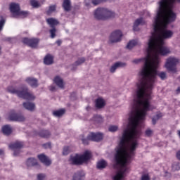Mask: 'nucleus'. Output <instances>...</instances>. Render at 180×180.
<instances>
[{
  "instance_id": "1",
  "label": "nucleus",
  "mask_w": 180,
  "mask_h": 180,
  "mask_svg": "<svg viewBox=\"0 0 180 180\" xmlns=\"http://www.w3.org/2000/svg\"><path fill=\"white\" fill-rule=\"evenodd\" d=\"M147 58H148V48H147L146 58L132 60L134 64H139L143 60L145 61L144 65L139 72V81L136 84L137 89L134 96L132 109L129 117V129L135 130H141L140 123L146 119L147 112L155 109V106L151 105L150 101H151L154 82H155V78H157V68H158V64H160V56H158V63L155 62L152 68L150 67V65H148L145 70Z\"/></svg>"
},
{
  "instance_id": "2",
  "label": "nucleus",
  "mask_w": 180,
  "mask_h": 180,
  "mask_svg": "<svg viewBox=\"0 0 180 180\" xmlns=\"http://www.w3.org/2000/svg\"><path fill=\"white\" fill-rule=\"evenodd\" d=\"M176 13L172 11L167 13L158 8L157 15L153 22V32L148 42V58L146 59L145 70L147 67L153 68L155 63H158V56H167L171 51L164 44L165 39H171L174 32L167 27L169 23L175 22Z\"/></svg>"
},
{
  "instance_id": "3",
  "label": "nucleus",
  "mask_w": 180,
  "mask_h": 180,
  "mask_svg": "<svg viewBox=\"0 0 180 180\" xmlns=\"http://www.w3.org/2000/svg\"><path fill=\"white\" fill-rule=\"evenodd\" d=\"M141 136V129H134L133 128L126 129L123 131L120 143L117 148L115 155V168H118V171L114 176V180H124L126 172L129 171L127 164L134 155V152L139 142L137 140Z\"/></svg>"
},
{
  "instance_id": "4",
  "label": "nucleus",
  "mask_w": 180,
  "mask_h": 180,
  "mask_svg": "<svg viewBox=\"0 0 180 180\" xmlns=\"http://www.w3.org/2000/svg\"><path fill=\"white\" fill-rule=\"evenodd\" d=\"M7 91L10 94L17 95L18 98H22V99H26L27 101H34V99H36L34 95L29 92V89H27L26 86H22L19 88L9 86L7 88Z\"/></svg>"
},
{
  "instance_id": "5",
  "label": "nucleus",
  "mask_w": 180,
  "mask_h": 180,
  "mask_svg": "<svg viewBox=\"0 0 180 180\" xmlns=\"http://www.w3.org/2000/svg\"><path fill=\"white\" fill-rule=\"evenodd\" d=\"M91 158L92 153L89 150H86L82 155H70V162L72 165H82V164L88 162Z\"/></svg>"
},
{
  "instance_id": "6",
  "label": "nucleus",
  "mask_w": 180,
  "mask_h": 180,
  "mask_svg": "<svg viewBox=\"0 0 180 180\" xmlns=\"http://www.w3.org/2000/svg\"><path fill=\"white\" fill-rule=\"evenodd\" d=\"M176 1L180 4V0H161L159 2L158 9H160V11H163L167 13L169 12H174L172 8H174V4Z\"/></svg>"
},
{
  "instance_id": "7",
  "label": "nucleus",
  "mask_w": 180,
  "mask_h": 180,
  "mask_svg": "<svg viewBox=\"0 0 180 180\" xmlns=\"http://www.w3.org/2000/svg\"><path fill=\"white\" fill-rule=\"evenodd\" d=\"M179 63V60L174 57H169L166 60L165 64V68L170 72H176V65Z\"/></svg>"
},
{
  "instance_id": "8",
  "label": "nucleus",
  "mask_w": 180,
  "mask_h": 180,
  "mask_svg": "<svg viewBox=\"0 0 180 180\" xmlns=\"http://www.w3.org/2000/svg\"><path fill=\"white\" fill-rule=\"evenodd\" d=\"M122 36H123L122 31L120 30L114 31L110 36V43H119V41L122 40Z\"/></svg>"
},
{
  "instance_id": "9",
  "label": "nucleus",
  "mask_w": 180,
  "mask_h": 180,
  "mask_svg": "<svg viewBox=\"0 0 180 180\" xmlns=\"http://www.w3.org/2000/svg\"><path fill=\"white\" fill-rule=\"evenodd\" d=\"M23 147V143L22 142H15L9 145V148L14 151L13 155L16 157L19 155V153L20 152V148Z\"/></svg>"
},
{
  "instance_id": "10",
  "label": "nucleus",
  "mask_w": 180,
  "mask_h": 180,
  "mask_svg": "<svg viewBox=\"0 0 180 180\" xmlns=\"http://www.w3.org/2000/svg\"><path fill=\"white\" fill-rule=\"evenodd\" d=\"M22 43H24V44H27V46L32 47V49H34L37 47V44H39V39L24 38L22 39Z\"/></svg>"
},
{
  "instance_id": "11",
  "label": "nucleus",
  "mask_w": 180,
  "mask_h": 180,
  "mask_svg": "<svg viewBox=\"0 0 180 180\" xmlns=\"http://www.w3.org/2000/svg\"><path fill=\"white\" fill-rule=\"evenodd\" d=\"M8 117L13 122H25L26 120L25 116L20 113H11Z\"/></svg>"
},
{
  "instance_id": "12",
  "label": "nucleus",
  "mask_w": 180,
  "mask_h": 180,
  "mask_svg": "<svg viewBox=\"0 0 180 180\" xmlns=\"http://www.w3.org/2000/svg\"><path fill=\"white\" fill-rule=\"evenodd\" d=\"M88 139L89 140H91V141H101V140H102L103 139V135L102 134V133H99V132H91L89 135H88Z\"/></svg>"
},
{
  "instance_id": "13",
  "label": "nucleus",
  "mask_w": 180,
  "mask_h": 180,
  "mask_svg": "<svg viewBox=\"0 0 180 180\" xmlns=\"http://www.w3.org/2000/svg\"><path fill=\"white\" fill-rule=\"evenodd\" d=\"M127 66V63L124 62H117L114 63L111 68H110V72L113 74V72H116V70L118 68H124V67Z\"/></svg>"
},
{
  "instance_id": "14",
  "label": "nucleus",
  "mask_w": 180,
  "mask_h": 180,
  "mask_svg": "<svg viewBox=\"0 0 180 180\" xmlns=\"http://www.w3.org/2000/svg\"><path fill=\"white\" fill-rule=\"evenodd\" d=\"M10 11L13 14V18H16L18 13H19V11H20V6L19 4L13 3L10 5Z\"/></svg>"
},
{
  "instance_id": "15",
  "label": "nucleus",
  "mask_w": 180,
  "mask_h": 180,
  "mask_svg": "<svg viewBox=\"0 0 180 180\" xmlns=\"http://www.w3.org/2000/svg\"><path fill=\"white\" fill-rule=\"evenodd\" d=\"M104 8H98L94 11V18L98 20H103L104 19Z\"/></svg>"
},
{
  "instance_id": "16",
  "label": "nucleus",
  "mask_w": 180,
  "mask_h": 180,
  "mask_svg": "<svg viewBox=\"0 0 180 180\" xmlns=\"http://www.w3.org/2000/svg\"><path fill=\"white\" fill-rule=\"evenodd\" d=\"M44 63L45 65H51L54 64V56L50 53L46 55L44 58Z\"/></svg>"
},
{
  "instance_id": "17",
  "label": "nucleus",
  "mask_w": 180,
  "mask_h": 180,
  "mask_svg": "<svg viewBox=\"0 0 180 180\" xmlns=\"http://www.w3.org/2000/svg\"><path fill=\"white\" fill-rule=\"evenodd\" d=\"M115 16H116V13H115V12L104 8L103 20H108V19H112V18H115Z\"/></svg>"
},
{
  "instance_id": "18",
  "label": "nucleus",
  "mask_w": 180,
  "mask_h": 180,
  "mask_svg": "<svg viewBox=\"0 0 180 180\" xmlns=\"http://www.w3.org/2000/svg\"><path fill=\"white\" fill-rule=\"evenodd\" d=\"M38 158L42 164H44V165H46L47 167L51 165V160H50L44 154L38 155Z\"/></svg>"
},
{
  "instance_id": "19",
  "label": "nucleus",
  "mask_w": 180,
  "mask_h": 180,
  "mask_svg": "<svg viewBox=\"0 0 180 180\" xmlns=\"http://www.w3.org/2000/svg\"><path fill=\"white\" fill-rule=\"evenodd\" d=\"M85 173L83 171L76 172L72 178V180H84Z\"/></svg>"
},
{
  "instance_id": "20",
  "label": "nucleus",
  "mask_w": 180,
  "mask_h": 180,
  "mask_svg": "<svg viewBox=\"0 0 180 180\" xmlns=\"http://www.w3.org/2000/svg\"><path fill=\"white\" fill-rule=\"evenodd\" d=\"M144 23L146 22H144V20L143 19V18L136 19L134 23V27H133L134 32L139 31V26H140V25H144Z\"/></svg>"
},
{
  "instance_id": "21",
  "label": "nucleus",
  "mask_w": 180,
  "mask_h": 180,
  "mask_svg": "<svg viewBox=\"0 0 180 180\" xmlns=\"http://www.w3.org/2000/svg\"><path fill=\"white\" fill-rule=\"evenodd\" d=\"M22 106H24L25 109H27V110H30V112H33L36 108L34 103L31 102L23 103Z\"/></svg>"
},
{
  "instance_id": "22",
  "label": "nucleus",
  "mask_w": 180,
  "mask_h": 180,
  "mask_svg": "<svg viewBox=\"0 0 180 180\" xmlns=\"http://www.w3.org/2000/svg\"><path fill=\"white\" fill-rule=\"evenodd\" d=\"M26 82H27V84H29V85H30V86H32V88H37V79H34L33 77H27L26 79Z\"/></svg>"
},
{
  "instance_id": "23",
  "label": "nucleus",
  "mask_w": 180,
  "mask_h": 180,
  "mask_svg": "<svg viewBox=\"0 0 180 180\" xmlns=\"http://www.w3.org/2000/svg\"><path fill=\"white\" fill-rule=\"evenodd\" d=\"M2 133L5 136H10V134H12V127L11 125H4L2 127Z\"/></svg>"
},
{
  "instance_id": "24",
  "label": "nucleus",
  "mask_w": 180,
  "mask_h": 180,
  "mask_svg": "<svg viewBox=\"0 0 180 180\" xmlns=\"http://www.w3.org/2000/svg\"><path fill=\"white\" fill-rule=\"evenodd\" d=\"M105 100L102 98H98L96 100V108L97 109H102V108H104L105 106Z\"/></svg>"
},
{
  "instance_id": "25",
  "label": "nucleus",
  "mask_w": 180,
  "mask_h": 180,
  "mask_svg": "<svg viewBox=\"0 0 180 180\" xmlns=\"http://www.w3.org/2000/svg\"><path fill=\"white\" fill-rule=\"evenodd\" d=\"M63 8L66 12L71 11V0H64L63 3Z\"/></svg>"
},
{
  "instance_id": "26",
  "label": "nucleus",
  "mask_w": 180,
  "mask_h": 180,
  "mask_svg": "<svg viewBox=\"0 0 180 180\" xmlns=\"http://www.w3.org/2000/svg\"><path fill=\"white\" fill-rule=\"evenodd\" d=\"M46 22L48 25H49L50 27H52V28L55 27L58 24V20L53 18L46 19Z\"/></svg>"
},
{
  "instance_id": "27",
  "label": "nucleus",
  "mask_w": 180,
  "mask_h": 180,
  "mask_svg": "<svg viewBox=\"0 0 180 180\" xmlns=\"http://www.w3.org/2000/svg\"><path fill=\"white\" fill-rule=\"evenodd\" d=\"M55 84L59 87V88H64V81L61 79V77L57 76L54 79Z\"/></svg>"
},
{
  "instance_id": "28",
  "label": "nucleus",
  "mask_w": 180,
  "mask_h": 180,
  "mask_svg": "<svg viewBox=\"0 0 180 180\" xmlns=\"http://www.w3.org/2000/svg\"><path fill=\"white\" fill-rule=\"evenodd\" d=\"M26 165L27 167H34V165H37V160L33 158H28L26 162Z\"/></svg>"
},
{
  "instance_id": "29",
  "label": "nucleus",
  "mask_w": 180,
  "mask_h": 180,
  "mask_svg": "<svg viewBox=\"0 0 180 180\" xmlns=\"http://www.w3.org/2000/svg\"><path fill=\"white\" fill-rule=\"evenodd\" d=\"M28 15H30L29 11L20 10L15 18H21L22 19H24V18H27Z\"/></svg>"
},
{
  "instance_id": "30",
  "label": "nucleus",
  "mask_w": 180,
  "mask_h": 180,
  "mask_svg": "<svg viewBox=\"0 0 180 180\" xmlns=\"http://www.w3.org/2000/svg\"><path fill=\"white\" fill-rule=\"evenodd\" d=\"M39 135L40 137H43L44 139H48L50 136H51V133L49 132V130H41Z\"/></svg>"
},
{
  "instance_id": "31",
  "label": "nucleus",
  "mask_w": 180,
  "mask_h": 180,
  "mask_svg": "<svg viewBox=\"0 0 180 180\" xmlns=\"http://www.w3.org/2000/svg\"><path fill=\"white\" fill-rule=\"evenodd\" d=\"M65 113V109H60V110H58L53 112V115L56 117H61V116H63V115H64Z\"/></svg>"
},
{
  "instance_id": "32",
  "label": "nucleus",
  "mask_w": 180,
  "mask_h": 180,
  "mask_svg": "<svg viewBox=\"0 0 180 180\" xmlns=\"http://www.w3.org/2000/svg\"><path fill=\"white\" fill-rule=\"evenodd\" d=\"M162 117V113L158 112L153 118H152V123L153 124H156L157 122L160 120Z\"/></svg>"
},
{
  "instance_id": "33",
  "label": "nucleus",
  "mask_w": 180,
  "mask_h": 180,
  "mask_svg": "<svg viewBox=\"0 0 180 180\" xmlns=\"http://www.w3.org/2000/svg\"><path fill=\"white\" fill-rule=\"evenodd\" d=\"M30 5L32 6V8H40L41 5H43V3L39 2L37 0H31L30 1Z\"/></svg>"
},
{
  "instance_id": "34",
  "label": "nucleus",
  "mask_w": 180,
  "mask_h": 180,
  "mask_svg": "<svg viewBox=\"0 0 180 180\" xmlns=\"http://www.w3.org/2000/svg\"><path fill=\"white\" fill-rule=\"evenodd\" d=\"M137 43L138 41L136 39L130 41L127 45V49H129V50H131L133 47L137 46Z\"/></svg>"
},
{
  "instance_id": "35",
  "label": "nucleus",
  "mask_w": 180,
  "mask_h": 180,
  "mask_svg": "<svg viewBox=\"0 0 180 180\" xmlns=\"http://www.w3.org/2000/svg\"><path fill=\"white\" fill-rule=\"evenodd\" d=\"M93 122L96 124L102 123L103 122V118L101 115H94L92 119Z\"/></svg>"
},
{
  "instance_id": "36",
  "label": "nucleus",
  "mask_w": 180,
  "mask_h": 180,
  "mask_svg": "<svg viewBox=\"0 0 180 180\" xmlns=\"http://www.w3.org/2000/svg\"><path fill=\"white\" fill-rule=\"evenodd\" d=\"M106 165H107L106 161L101 160L97 163V168H98V169H102L103 168H105Z\"/></svg>"
},
{
  "instance_id": "37",
  "label": "nucleus",
  "mask_w": 180,
  "mask_h": 180,
  "mask_svg": "<svg viewBox=\"0 0 180 180\" xmlns=\"http://www.w3.org/2000/svg\"><path fill=\"white\" fill-rule=\"evenodd\" d=\"M56 8H57V6L56 5L50 6L48 11H46V15H51L53 12H55Z\"/></svg>"
},
{
  "instance_id": "38",
  "label": "nucleus",
  "mask_w": 180,
  "mask_h": 180,
  "mask_svg": "<svg viewBox=\"0 0 180 180\" xmlns=\"http://www.w3.org/2000/svg\"><path fill=\"white\" fill-rule=\"evenodd\" d=\"M84 63H85V58H79L77 60L75 61V65H81V64H84Z\"/></svg>"
},
{
  "instance_id": "39",
  "label": "nucleus",
  "mask_w": 180,
  "mask_h": 180,
  "mask_svg": "<svg viewBox=\"0 0 180 180\" xmlns=\"http://www.w3.org/2000/svg\"><path fill=\"white\" fill-rule=\"evenodd\" d=\"M49 33L51 34V39H54L56 37V33H57V30L56 27H53L49 30Z\"/></svg>"
},
{
  "instance_id": "40",
  "label": "nucleus",
  "mask_w": 180,
  "mask_h": 180,
  "mask_svg": "<svg viewBox=\"0 0 180 180\" xmlns=\"http://www.w3.org/2000/svg\"><path fill=\"white\" fill-rule=\"evenodd\" d=\"M81 140L82 141V143L84 144V146H88V144H89V139H88V136L87 138L84 137V135H82V138Z\"/></svg>"
},
{
  "instance_id": "41",
  "label": "nucleus",
  "mask_w": 180,
  "mask_h": 180,
  "mask_svg": "<svg viewBox=\"0 0 180 180\" xmlns=\"http://www.w3.org/2000/svg\"><path fill=\"white\" fill-rule=\"evenodd\" d=\"M119 127L116 125H111L109 127L108 130L111 131V133H115V131H117Z\"/></svg>"
},
{
  "instance_id": "42",
  "label": "nucleus",
  "mask_w": 180,
  "mask_h": 180,
  "mask_svg": "<svg viewBox=\"0 0 180 180\" xmlns=\"http://www.w3.org/2000/svg\"><path fill=\"white\" fill-rule=\"evenodd\" d=\"M153 133H154V131L153 130H151L150 129H148L145 131V136L146 137H151V136H153Z\"/></svg>"
},
{
  "instance_id": "43",
  "label": "nucleus",
  "mask_w": 180,
  "mask_h": 180,
  "mask_svg": "<svg viewBox=\"0 0 180 180\" xmlns=\"http://www.w3.org/2000/svg\"><path fill=\"white\" fill-rule=\"evenodd\" d=\"M70 147L65 146L63 148V155H68V153H70Z\"/></svg>"
},
{
  "instance_id": "44",
  "label": "nucleus",
  "mask_w": 180,
  "mask_h": 180,
  "mask_svg": "<svg viewBox=\"0 0 180 180\" xmlns=\"http://www.w3.org/2000/svg\"><path fill=\"white\" fill-rule=\"evenodd\" d=\"M158 77H160V78L162 80L166 79H167V73L165 72H161L160 73H159Z\"/></svg>"
},
{
  "instance_id": "45",
  "label": "nucleus",
  "mask_w": 180,
  "mask_h": 180,
  "mask_svg": "<svg viewBox=\"0 0 180 180\" xmlns=\"http://www.w3.org/2000/svg\"><path fill=\"white\" fill-rule=\"evenodd\" d=\"M6 22V20H5L4 18H1L0 20V32H1V30L4 29V26H5Z\"/></svg>"
},
{
  "instance_id": "46",
  "label": "nucleus",
  "mask_w": 180,
  "mask_h": 180,
  "mask_svg": "<svg viewBox=\"0 0 180 180\" xmlns=\"http://www.w3.org/2000/svg\"><path fill=\"white\" fill-rule=\"evenodd\" d=\"M108 0H92L93 5H99V4H102V2H106Z\"/></svg>"
},
{
  "instance_id": "47",
  "label": "nucleus",
  "mask_w": 180,
  "mask_h": 180,
  "mask_svg": "<svg viewBox=\"0 0 180 180\" xmlns=\"http://www.w3.org/2000/svg\"><path fill=\"white\" fill-rule=\"evenodd\" d=\"M173 169H175L176 171H179L180 169V163L176 162L172 165Z\"/></svg>"
},
{
  "instance_id": "48",
  "label": "nucleus",
  "mask_w": 180,
  "mask_h": 180,
  "mask_svg": "<svg viewBox=\"0 0 180 180\" xmlns=\"http://www.w3.org/2000/svg\"><path fill=\"white\" fill-rule=\"evenodd\" d=\"M141 180H150V175H148V174H143L141 177Z\"/></svg>"
},
{
  "instance_id": "49",
  "label": "nucleus",
  "mask_w": 180,
  "mask_h": 180,
  "mask_svg": "<svg viewBox=\"0 0 180 180\" xmlns=\"http://www.w3.org/2000/svg\"><path fill=\"white\" fill-rule=\"evenodd\" d=\"M45 178H46V174H39L37 175L38 180H44Z\"/></svg>"
},
{
  "instance_id": "50",
  "label": "nucleus",
  "mask_w": 180,
  "mask_h": 180,
  "mask_svg": "<svg viewBox=\"0 0 180 180\" xmlns=\"http://www.w3.org/2000/svg\"><path fill=\"white\" fill-rule=\"evenodd\" d=\"M42 147H43L44 148H46V149H47V148H51V143H44V144L42 145Z\"/></svg>"
},
{
  "instance_id": "51",
  "label": "nucleus",
  "mask_w": 180,
  "mask_h": 180,
  "mask_svg": "<svg viewBox=\"0 0 180 180\" xmlns=\"http://www.w3.org/2000/svg\"><path fill=\"white\" fill-rule=\"evenodd\" d=\"M142 15L143 16H146V17L150 16V12H148V11H144Z\"/></svg>"
},
{
  "instance_id": "52",
  "label": "nucleus",
  "mask_w": 180,
  "mask_h": 180,
  "mask_svg": "<svg viewBox=\"0 0 180 180\" xmlns=\"http://www.w3.org/2000/svg\"><path fill=\"white\" fill-rule=\"evenodd\" d=\"M49 89H50V91H51L52 92H54V91H56V86H51Z\"/></svg>"
},
{
  "instance_id": "53",
  "label": "nucleus",
  "mask_w": 180,
  "mask_h": 180,
  "mask_svg": "<svg viewBox=\"0 0 180 180\" xmlns=\"http://www.w3.org/2000/svg\"><path fill=\"white\" fill-rule=\"evenodd\" d=\"M56 44H58V46H61V40L56 41Z\"/></svg>"
},
{
  "instance_id": "54",
  "label": "nucleus",
  "mask_w": 180,
  "mask_h": 180,
  "mask_svg": "<svg viewBox=\"0 0 180 180\" xmlns=\"http://www.w3.org/2000/svg\"><path fill=\"white\" fill-rule=\"evenodd\" d=\"M176 94H180V86L176 90Z\"/></svg>"
},
{
  "instance_id": "55",
  "label": "nucleus",
  "mask_w": 180,
  "mask_h": 180,
  "mask_svg": "<svg viewBox=\"0 0 180 180\" xmlns=\"http://www.w3.org/2000/svg\"><path fill=\"white\" fill-rule=\"evenodd\" d=\"M4 154V150L0 149V155H3Z\"/></svg>"
}]
</instances>
